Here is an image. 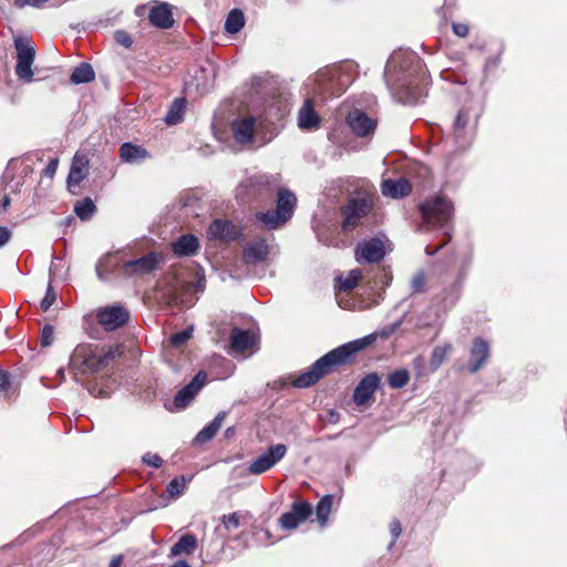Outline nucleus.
Masks as SVG:
<instances>
[{
  "mask_svg": "<svg viewBox=\"0 0 567 567\" xmlns=\"http://www.w3.org/2000/svg\"><path fill=\"white\" fill-rule=\"evenodd\" d=\"M393 99L402 104H416L427 94L430 74L423 60L414 54L393 56L384 73Z\"/></svg>",
  "mask_w": 567,
  "mask_h": 567,
  "instance_id": "obj_1",
  "label": "nucleus"
},
{
  "mask_svg": "<svg viewBox=\"0 0 567 567\" xmlns=\"http://www.w3.org/2000/svg\"><path fill=\"white\" fill-rule=\"evenodd\" d=\"M375 340L377 334L371 333L330 350L316 360L307 371L297 375L291 384L298 389H306L315 385L327 375L340 372L343 368L354 364L357 354Z\"/></svg>",
  "mask_w": 567,
  "mask_h": 567,
  "instance_id": "obj_2",
  "label": "nucleus"
},
{
  "mask_svg": "<svg viewBox=\"0 0 567 567\" xmlns=\"http://www.w3.org/2000/svg\"><path fill=\"white\" fill-rule=\"evenodd\" d=\"M124 354V346L117 343L107 350H96L92 344H79L71 354L70 369L75 374L95 373L106 368L112 361Z\"/></svg>",
  "mask_w": 567,
  "mask_h": 567,
  "instance_id": "obj_3",
  "label": "nucleus"
},
{
  "mask_svg": "<svg viewBox=\"0 0 567 567\" xmlns=\"http://www.w3.org/2000/svg\"><path fill=\"white\" fill-rule=\"evenodd\" d=\"M296 207V195L290 189L280 187L277 192L276 209L258 212L255 218L264 228L275 230L292 218Z\"/></svg>",
  "mask_w": 567,
  "mask_h": 567,
  "instance_id": "obj_4",
  "label": "nucleus"
},
{
  "mask_svg": "<svg viewBox=\"0 0 567 567\" xmlns=\"http://www.w3.org/2000/svg\"><path fill=\"white\" fill-rule=\"evenodd\" d=\"M478 120L480 113L472 105H463L457 110L452 124V137L461 150H466L475 140Z\"/></svg>",
  "mask_w": 567,
  "mask_h": 567,
  "instance_id": "obj_5",
  "label": "nucleus"
},
{
  "mask_svg": "<svg viewBox=\"0 0 567 567\" xmlns=\"http://www.w3.org/2000/svg\"><path fill=\"white\" fill-rule=\"evenodd\" d=\"M373 206V199L369 195L348 198L340 207L342 231L349 234L361 226L362 219L372 212Z\"/></svg>",
  "mask_w": 567,
  "mask_h": 567,
  "instance_id": "obj_6",
  "label": "nucleus"
},
{
  "mask_svg": "<svg viewBox=\"0 0 567 567\" xmlns=\"http://www.w3.org/2000/svg\"><path fill=\"white\" fill-rule=\"evenodd\" d=\"M423 221L433 227H443L454 216L453 203L443 195L427 197L419 205Z\"/></svg>",
  "mask_w": 567,
  "mask_h": 567,
  "instance_id": "obj_7",
  "label": "nucleus"
},
{
  "mask_svg": "<svg viewBox=\"0 0 567 567\" xmlns=\"http://www.w3.org/2000/svg\"><path fill=\"white\" fill-rule=\"evenodd\" d=\"M17 51L16 75L19 80L30 83L33 80L32 64L35 60L37 50L28 37H17L13 41Z\"/></svg>",
  "mask_w": 567,
  "mask_h": 567,
  "instance_id": "obj_8",
  "label": "nucleus"
},
{
  "mask_svg": "<svg viewBox=\"0 0 567 567\" xmlns=\"http://www.w3.org/2000/svg\"><path fill=\"white\" fill-rule=\"evenodd\" d=\"M95 319L105 331L110 332L125 326L130 320V312L121 305H112L99 308Z\"/></svg>",
  "mask_w": 567,
  "mask_h": 567,
  "instance_id": "obj_9",
  "label": "nucleus"
},
{
  "mask_svg": "<svg viewBox=\"0 0 567 567\" xmlns=\"http://www.w3.org/2000/svg\"><path fill=\"white\" fill-rule=\"evenodd\" d=\"M381 386V377L377 372L365 374L357 384L352 400L358 406H367L374 402V394Z\"/></svg>",
  "mask_w": 567,
  "mask_h": 567,
  "instance_id": "obj_10",
  "label": "nucleus"
},
{
  "mask_svg": "<svg viewBox=\"0 0 567 567\" xmlns=\"http://www.w3.org/2000/svg\"><path fill=\"white\" fill-rule=\"evenodd\" d=\"M287 451V446L281 443L269 446L265 453L250 462L248 466L249 474L260 475L269 471L286 456Z\"/></svg>",
  "mask_w": 567,
  "mask_h": 567,
  "instance_id": "obj_11",
  "label": "nucleus"
},
{
  "mask_svg": "<svg viewBox=\"0 0 567 567\" xmlns=\"http://www.w3.org/2000/svg\"><path fill=\"white\" fill-rule=\"evenodd\" d=\"M164 258L156 251H151L141 258L128 260L123 264V272L127 276H144L153 272Z\"/></svg>",
  "mask_w": 567,
  "mask_h": 567,
  "instance_id": "obj_12",
  "label": "nucleus"
},
{
  "mask_svg": "<svg viewBox=\"0 0 567 567\" xmlns=\"http://www.w3.org/2000/svg\"><path fill=\"white\" fill-rule=\"evenodd\" d=\"M90 159L86 153L78 151L71 163L70 172L66 178V186L70 193L78 195L76 188L89 175Z\"/></svg>",
  "mask_w": 567,
  "mask_h": 567,
  "instance_id": "obj_13",
  "label": "nucleus"
},
{
  "mask_svg": "<svg viewBox=\"0 0 567 567\" xmlns=\"http://www.w3.org/2000/svg\"><path fill=\"white\" fill-rule=\"evenodd\" d=\"M207 236L209 239H215L220 243H230L237 240L241 236V228L231 220L217 218L209 224L207 228Z\"/></svg>",
  "mask_w": 567,
  "mask_h": 567,
  "instance_id": "obj_14",
  "label": "nucleus"
},
{
  "mask_svg": "<svg viewBox=\"0 0 567 567\" xmlns=\"http://www.w3.org/2000/svg\"><path fill=\"white\" fill-rule=\"evenodd\" d=\"M357 260H364L373 264L381 261L385 256L384 243L379 237H373L369 240H363L358 244Z\"/></svg>",
  "mask_w": 567,
  "mask_h": 567,
  "instance_id": "obj_15",
  "label": "nucleus"
},
{
  "mask_svg": "<svg viewBox=\"0 0 567 567\" xmlns=\"http://www.w3.org/2000/svg\"><path fill=\"white\" fill-rule=\"evenodd\" d=\"M207 381V373L200 370L193 380L182 388L174 396V405L178 409L186 408L197 395Z\"/></svg>",
  "mask_w": 567,
  "mask_h": 567,
  "instance_id": "obj_16",
  "label": "nucleus"
},
{
  "mask_svg": "<svg viewBox=\"0 0 567 567\" xmlns=\"http://www.w3.org/2000/svg\"><path fill=\"white\" fill-rule=\"evenodd\" d=\"M346 122L353 134L359 137H368L373 135L377 128V120L369 117L364 112L360 110H353L350 112Z\"/></svg>",
  "mask_w": 567,
  "mask_h": 567,
  "instance_id": "obj_17",
  "label": "nucleus"
},
{
  "mask_svg": "<svg viewBox=\"0 0 567 567\" xmlns=\"http://www.w3.org/2000/svg\"><path fill=\"white\" fill-rule=\"evenodd\" d=\"M269 245L265 238H255L243 250V261L246 265H257L267 260Z\"/></svg>",
  "mask_w": 567,
  "mask_h": 567,
  "instance_id": "obj_18",
  "label": "nucleus"
},
{
  "mask_svg": "<svg viewBox=\"0 0 567 567\" xmlns=\"http://www.w3.org/2000/svg\"><path fill=\"white\" fill-rule=\"evenodd\" d=\"M468 370L471 373H476L486 362L489 357V346L487 341L477 337L473 340L470 350Z\"/></svg>",
  "mask_w": 567,
  "mask_h": 567,
  "instance_id": "obj_19",
  "label": "nucleus"
},
{
  "mask_svg": "<svg viewBox=\"0 0 567 567\" xmlns=\"http://www.w3.org/2000/svg\"><path fill=\"white\" fill-rule=\"evenodd\" d=\"M255 126L256 118L254 116L235 120L231 123V131L236 142L239 144L251 143L254 140Z\"/></svg>",
  "mask_w": 567,
  "mask_h": 567,
  "instance_id": "obj_20",
  "label": "nucleus"
},
{
  "mask_svg": "<svg viewBox=\"0 0 567 567\" xmlns=\"http://www.w3.org/2000/svg\"><path fill=\"white\" fill-rule=\"evenodd\" d=\"M381 192L384 196L399 199L409 196L412 193V185L409 179L400 177L398 179H384L381 184Z\"/></svg>",
  "mask_w": 567,
  "mask_h": 567,
  "instance_id": "obj_21",
  "label": "nucleus"
},
{
  "mask_svg": "<svg viewBox=\"0 0 567 567\" xmlns=\"http://www.w3.org/2000/svg\"><path fill=\"white\" fill-rule=\"evenodd\" d=\"M118 157L123 163L140 164L150 158L151 154L141 145L125 142L118 148Z\"/></svg>",
  "mask_w": 567,
  "mask_h": 567,
  "instance_id": "obj_22",
  "label": "nucleus"
},
{
  "mask_svg": "<svg viewBox=\"0 0 567 567\" xmlns=\"http://www.w3.org/2000/svg\"><path fill=\"white\" fill-rule=\"evenodd\" d=\"M171 249L178 257L194 256L199 250V240L193 234H185L171 244Z\"/></svg>",
  "mask_w": 567,
  "mask_h": 567,
  "instance_id": "obj_23",
  "label": "nucleus"
},
{
  "mask_svg": "<svg viewBox=\"0 0 567 567\" xmlns=\"http://www.w3.org/2000/svg\"><path fill=\"white\" fill-rule=\"evenodd\" d=\"M150 22L158 29H169L174 24L173 12L168 3L153 7L148 13Z\"/></svg>",
  "mask_w": 567,
  "mask_h": 567,
  "instance_id": "obj_24",
  "label": "nucleus"
},
{
  "mask_svg": "<svg viewBox=\"0 0 567 567\" xmlns=\"http://www.w3.org/2000/svg\"><path fill=\"white\" fill-rule=\"evenodd\" d=\"M255 342L254 333L250 330H241L237 327L233 328L229 336L230 349L238 353L252 348Z\"/></svg>",
  "mask_w": 567,
  "mask_h": 567,
  "instance_id": "obj_25",
  "label": "nucleus"
},
{
  "mask_svg": "<svg viewBox=\"0 0 567 567\" xmlns=\"http://www.w3.org/2000/svg\"><path fill=\"white\" fill-rule=\"evenodd\" d=\"M320 117L313 109L312 101L307 99L298 113V126L301 130H316L319 127Z\"/></svg>",
  "mask_w": 567,
  "mask_h": 567,
  "instance_id": "obj_26",
  "label": "nucleus"
},
{
  "mask_svg": "<svg viewBox=\"0 0 567 567\" xmlns=\"http://www.w3.org/2000/svg\"><path fill=\"white\" fill-rule=\"evenodd\" d=\"M225 417L226 412H219L212 422H209L203 430L198 432L195 437V442L203 444L210 441L220 430Z\"/></svg>",
  "mask_w": 567,
  "mask_h": 567,
  "instance_id": "obj_27",
  "label": "nucleus"
},
{
  "mask_svg": "<svg viewBox=\"0 0 567 567\" xmlns=\"http://www.w3.org/2000/svg\"><path fill=\"white\" fill-rule=\"evenodd\" d=\"M197 548V538L193 534L183 535L171 548V556L192 555Z\"/></svg>",
  "mask_w": 567,
  "mask_h": 567,
  "instance_id": "obj_28",
  "label": "nucleus"
},
{
  "mask_svg": "<svg viewBox=\"0 0 567 567\" xmlns=\"http://www.w3.org/2000/svg\"><path fill=\"white\" fill-rule=\"evenodd\" d=\"M462 286L463 277L457 275L453 282L444 288L441 292L442 301L449 303L450 306H454L461 297Z\"/></svg>",
  "mask_w": 567,
  "mask_h": 567,
  "instance_id": "obj_29",
  "label": "nucleus"
},
{
  "mask_svg": "<svg viewBox=\"0 0 567 567\" xmlns=\"http://www.w3.org/2000/svg\"><path fill=\"white\" fill-rule=\"evenodd\" d=\"M95 79V72L90 63L82 62L74 68L71 73L70 80L74 84H82L92 82Z\"/></svg>",
  "mask_w": 567,
  "mask_h": 567,
  "instance_id": "obj_30",
  "label": "nucleus"
},
{
  "mask_svg": "<svg viewBox=\"0 0 567 567\" xmlns=\"http://www.w3.org/2000/svg\"><path fill=\"white\" fill-rule=\"evenodd\" d=\"M17 392L11 374L0 369V399L10 402L17 395Z\"/></svg>",
  "mask_w": 567,
  "mask_h": 567,
  "instance_id": "obj_31",
  "label": "nucleus"
},
{
  "mask_svg": "<svg viewBox=\"0 0 567 567\" xmlns=\"http://www.w3.org/2000/svg\"><path fill=\"white\" fill-rule=\"evenodd\" d=\"M453 351L452 343H445L443 346H436L431 353L430 369L436 371L442 363L447 359L450 353Z\"/></svg>",
  "mask_w": 567,
  "mask_h": 567,
  "instance_id": "obj_32",
  "label": "nucleus"
},
{
  "mask_svg": "<svg viewBox=\"0 0 567 567\" xmlns=\"http://www.w3.org/2000/svg\"><path fill=\"white\" fill-rule=\"evenodd\" d=\"M185 107L186 100L184 97L175 99L165 116V122L168 125H174L181 122Z\"/></svg>",
  "mask_w": 567,
  "mask_h": 567,
  "instance_id": "obj_33",
  "label": "nucleus"
},
{
  "mask_svg": "<svg viewBox=\"0 0 567 567\" xmlns=\"http://www.w3.org/2000/svg\"><path fill=\"white\" fill-rule=\"evenodd\" d=\"M245 24L244 13L239 9H233L225 21V30L228 33H237L239 32Z\"/></svg>",
  "mask_w": 567,
  "mask_h": 567,
  "instance_id": "obj_34",
  "label": "nucleus"
},
{
  "mask_svg": "<svg viewBox=\"0 0 567 567\" xmlns=\"http://www.w3.org/2000/svg\"><path fill=\"white\" fill-rule=\"evenodd\" d=\"M332 495H324L316 506L317 519L321 526H326L332 508Z\"/></svg>",
  "mask_w": 567,
  "mask_h": 567,
  "instance_id": "obj_35",
  "label": "nucleus"
},
{
  "mask_svg": "<svg viewBox=\"0 0 567 567\" xmlns=\"http://www.w3.org/2000/svg\"><path fill=\"white\" fill-rule=\"evenodd\" d=\"M290 513L296 517L298 523L301 524L312 514V506L307 501L298 499L292 503Z\"/></svg>",
  "mask_w": 567,
  "mask_h": 567,
  "instance_id": "obj_36",
  "label": "nucleus"
},
{
  "mask_svg": "<svg viewBox=\"0 0 567 567\" xmlns=\"http://www.w3.org/2000/svg\"><path fill=\"white\" fill-rule=\"evenodd\" d=\"M361 278L362 271L360 269H353L344 279L339 278L338 289L340 291L349 292L359 285Z\"/></svg>",
  "mask_w": 567,
  "mask_h": 567,
  "instance_id": "obj_37",
  "label": "nucleus"
},
{
  "mask_svg": "<svg viewBox=\"0 0 567 567\" xmlns=\"http://www.w3.org/2000/svg\"><path fill=\"white\" fill-rule=\"evenodd\" d=\"M95 209L96 206L90 197H85L82 202H78L74 205V213L81 220H89Z\"/></svg>",
  "mask_w": 567,
  "mask_h": 567,
  "instance_id": "obj_38",
  "label": "nucleus"
},
{
  "mask_svg": "<svg viewBox=\"0 0 567 567\" xmlns=\"http://www.w3.org/2000/svg\"><path fill=\"white\" fill-rule=\"evenodd\" d=\"M410 381V373L406 369H399L393 371L388 377V383L392 389H402Z\"/></svg>",
  "mask_w": 567,
  "mask_h": 567,
  "instance_id": "obj_39",
  "label": "nucleus"
},
{
  "mask_svg": "<svg viewBox=\"0 0 567 567\" xmlns=\"http://www.w3.org/2000/svg\"><path fill=\"white\" fill-rule=\"evenodd\" d=\"M186 488L185 476L174 477L167 485L166 491L172 497L181 496Z\"/></svg>",
  "mask_w": 567,
  "mask_h": 567,
  "instance_id": "obj_40",
  "label": "nucleus"
},
{
  "mask_svg": "<svg viewBox=\"0 0 567 567\" xmlns=\"http://www.w3.org/2000/svg\"><path fill=\"white\" fill-rule=\"evenodd\" d=\"M426 275L424 270L415 272L411 280V292L421 293L425 291Z\"/></svg>",
  "mask_w": 567,
  "mask_h": 567,
  "instance_id": "obj_41",
  "label": "nucleus"
},
{
  "mask_svg": "<svg viewBox=\"0 0 567 567\" xmlns=\"http://www.w3.org/2000/svg\"><path fill=\"white\" fill-rule=\"evenodd\" d=\"M56 300V293L51 284L48 285L45 296L40 302V308L43 312H47Z\"/></svg>",
  "mask_w": 567,
  "mask_h": 567,
  "instance_id": "obj_42",
  "label": "nucleus"
},
{
  "mask_svg": "<svg viewBox=\"0 0 567 567\" xmlns=\"http://www.w3.org/2000/svg\"><path fill=\"white\" fill-rule=\"evenodd\" d=\"M190 337L192 332L189 330H183L172 334L169 338V343L174 348H181L190 339Z\"/></svg>",
  "mask_w": 567,
  "mask_h": 567,
  "instance_id": "obj_43",
  "label": "nucleus"
},
{
  "mask_svg": "<svg viewBox=\"0 0 567 567\" xmlns=\"http://www.w3.org/2000/svg\"><path fill=\"white\" fill-rule=\"evenodd\" d=\"M279 525L285 529L290 530L297 528L299 523L290 512H287L279 517Z\"/></svg>",
  "mask_w": 567,
  "mask_h": 567,
  "instance_id": "obj_44",
  "label": "nucleus"
},
{
  "mask_svg": "<svg viewBox=\"0 0 567 567\" xmlns=\"http://www.w3.org/2000/svg\"><path fill=\"white\" fill-rule=\"evenodd\" d=\"M114 40L117 44L126 49L131 48L133 44L131 34L124 30H116L114 32Z\"/></svg>",
  "mask_w": 567,
  "mask_h": 567,
  "instance_id": "obj_45",
  "label": "nucleus"
},
{
  "mask_svg": "<svg viewBox=\"0 0 567 567\" xmlns=\"http://www.w3.org/2000/svg\"><path fill=\"white\" fill-rule=\"evenodd\" d=\"M54 339V327L52 324H44L41 331V346L49 347Z\"/></svg>",
  "mask_w": 567,
  "mask_h": 567,
  "instance_id": "obj_46",
  "label": "nucleus"
},
{
  "mask_svg": "<svg viewBox=\"0 0 567 567\" xmlns=\"http://www.w3.org/2000/svg\"><path fill=\"white\" fill-rule=\"evenodd\" d=\"M221 524L227 530L237 529L239 527V515L237 513L224 515L221 518Z\"/></svg>",
  "mask_w": 567,
  "mask_h": 567,
  "instance_id": "obj_47",
  "label": "nucleus"
},
{
  "mask_svg": "<svg viewBox=\"0 0 567 567\" xmlns=\"http://www.w3.org/2000/svg\"><path fill=\"white\" fill-rule=\"evenodd\" d=\"M142 461L154 468H158L163 464V458L155 453L147 452L143 455Z\"/></svg>",
  "mask_w": 567,
  "mask_h": 567,
  "instance_id": "obj_48",
  "label": "nucleus"
},
{
  "mask_svg": "<svg viewBox=\"0 0 567 567\" xmlns=\"http://www.w3.org/2000/svg\"><path fill=\"white\" fill-rule=\"evenodd\" d=\"M452 30L455 35L458 38H465L468 35L470 28L466 23L463 22H453Z\"/></svg>",
  "mask_w": 567,
  "mask_h": 567,
  "instance_id": "obj_49",
  "label": "nucleus"
},
{
  "mask_svg": "<svg viewBox=\"0 0 567 567\" xmlns=\"http://www.w3.org/2000/svg\"><path fill=\"white\" fill-rule=\"evenodd\" d=\"M59 166V158H51L45 168L43 169V176L53 178Z\"/></svg>",
  "mask_w": 567,
  "mask_h": 567,
  "instance_id": "obj_50",
  "label": "nucleus"
},
{
  "mask_svg": "<svg viewBox=\"0 0 567 567\" xmlns=\"http://www.w3.org/2000/svg\"><path fill=\"white\" fill-rule=\"evenodd\" d=\"M389 528H390V533L393 538V542H395L400 537L401 532H402L401 522L398 518L392 519L389 525Z\"/></svg>",
  "mask_w": 567,
  "mask_h": 567,
  "instance_id": "obj_51",
  "label": "nucleus"
},
{
  "mask_svg": "<svg viewBox=\"0 0 567 567\" xmlns=\"http://www.w3.org/2000/svg\"><path fill=\"white\" fill-rule=\"evenodd\" d=\"M47 1L48 0H14V7H17L18 9H22L25 6L40 7Z\"/></svg>",
  "mask_w": 567,
  "mask_h": 567,
  "instance_id": "obj_52",
  "label": "nucleus"
},
{
  "mask_svg": "<svg viewBox=\"0 0 567 567\" xmlns=\"http://www.w3.org/2000/svg\"><path fill=\"white\" fill-rule=\"evenodd\" d=\"M12 237V233L9 228L0 226V247H3Z\"/></svg>",
  "mask_w": 567,
  "mask_h": 567,
  "instance_id": "obj_53",
  "label": "nucleus"
},
{
  "mask_svg": "<svg viewBox=\"0 0 567 567\" xmlns=\"http://www.w3.org/2000/svg\"><path fill=\"white\" fill-rule=\"evenodd\" d=\"M123 560H124V556L122 554L116 555L111 559L109 567H121V565L123 564Z\"/></svg>",
  "mask_w": 567,
  "mask_h": 567,
  "instance_id": "obj_54",
  "label": "nucleus"
},
{
  "mask_svg": "<svg viewBox=\"0 0 567 567\" xmlns=\"http://www.w3.org/2000/svg\"><path fill=\"white\" fill-rule=\"evenodd\" d=\"M10 203H11L10 197H9L8 195H6V196L3 197V199H2V203H1L0 208H1L2 210H4V212H6V210L9 208Z\"/></svg>",
  "mask_w": 567,
  "mask_h": 567,
  "instance_id": "obj_55",
  "label": "nucleus"
},
{
  "mask_svg": "<svg viewBox=\"0 0 567 567\" xmlns=\"http://www.w3.org/2000/svg\"><path fill=\"white\" fill-rule=\"evenodd\" d=\"M169 567H192L186 560H177Z\"/></svg>",
  "mask_w": 567,
  "mask_h": 567,
  "instance_id": "obj_56",
  "label": "nucleus"
},
{
  "mask_svg": "<svg viewBox=\"0 0 567 567\" xmlns=\"http://www.w3.org/2000/svg\"><path fill=\"white\" fill-rule=\"evenodd\" d=\"M265 534H266V536H267V538H268V539H270V538H271V535H270V532H269V530H265Z\"/></svg>",
  "mask_w": 567,
  "mask_h": 567,
  "instance_id": "obj_57",
  "label": "nucleus"
}]
</instances>
